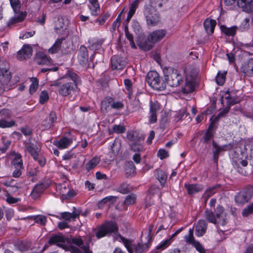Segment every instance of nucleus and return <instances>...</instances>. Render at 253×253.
I'll return each mask as SVG.
<instances>
[{"label": "nucleus", "instance_id": "nucleus-1", "mask_svg": "<svg viewBox=\"0 0 253 253\" xmlns=\"http://www.w3.org/2000/svg\"><path fill=\"white\" fill-rule=\"evenodd\" d=\"M79 82L78 75L68 71L64 77L51 83L50 86L59 87V94L62 96H67L76 90Z\"/></svg>", "mask_w": 253, "mask_h": 253}, {"label": "nucleus", "instance_id": "nucleus-2", "mask_svg": "<svg viewBox=\"0 0 253 253\" xmlns=\"http://www.w3.org/2000/svg\"><path fill=\"white\" fill-rule=\"evenodd\" d=\"M9 65L6 61H0V87L3 90H9L12 86L11 75L9 71Z\"/></svg>", "mask_w": 253, "mask_h": 253}, {"label": "nucleus", "instance_id": "nucleus-3", "mask_svg": "<svg viewBox=\"0 0 253 253\" xmlns=\"http://www.w3.org/2000/svg\"><path fill=\"white\" fill-rule=\"evenodd\" d=\"M165 80L171 87L178 86L182 82V77L178 71L173 68H165L164 70Z\"/></svg>", "mask_w": 253, "mask_h": 253}, {"label": "nucleus", "instance_id": "nucleus-4", "mask_svg": "<svg viewBox=\"0 0 253 253\" xmlns=\"http://www.w3.org/2000/svg\"><path fill=\"white\" fill-rule=\"evenodd\" d=\"M120 241L124 244L129 253H143L147 251L149 248L148 244L141 243L133 244L132 240L126 239L121 235L120 236Z\"/></svg>", "mask_w": 253, "mask_h": 253}, {"label": "nucleus", "instance_id": "nucleus-5", "mask_svg": "<svg viewBox=\"0 0 253 253\" xmlns=\"http://www.w3.org/2000/svg\"><path fill=\"white\" fill-rule=\"evenodd\" d=\"M146 81L148 84L155 89L163 90L166 87L165 82H161L159 74L154 71H151L147 73Z\"/></svg>", "mask_w": 253, "mask_h": 253}, {"label": "nucleus", "instance_id": "nucleus-6", "mask_svg": "<svg viewBox=\"0 0 253 253\" xmlns=\"http://www.w3.org/2000/svg\"><path fill=\"white\" fill-rule=\"evenodd\" d=\"M11 5L15 12L14 15L8 22V25L14 24L22 21L26 15L20 12L21 3L19 0H9Z\"/></svg>", "mask_w": 253, "mask_h": 253}, {"label": "nucleus", "instance_id": "nucleus-7", "mask_svg": "<svg viewBox=\"0 0 253 253\" xmlns=\"http://www.w3.org/2000/svg\"><path fill=\"white\" fill-rule=\"evenodd\" d=\"M253 196V186L249 185L244 188L235 196V201L241 204L248 202Z\"/></svg>", "mask_w": 253, "mask_h": 253}, {"label": "nucleus", "instance_id": "nucleus-8", "mask_svg": "<svg viewBox=\"0 0 253 253\" xmlns=\"http://www.w3.org/2000/svg\"><path fill=\"white\" fill-rule=\"evenodd\" d=\"M118 227L113 221L106 222L103 224L96 233V236L98 239L101 238L108 234H110L118 231Z\"/></svg>", "mask_w": 253, "mask_h": 253}, {"label": "nucleus", "instance_id": "nucleus-9", "mask_svg": "<svg viewBox=\"0 0 253 253\" xmlns=\"http://www.w3.org/2000/svg\"><path fill=\"white\" fill-rule=\"evenodd\" d=\"M39 144H35L33 143L29 142L26 145V150L31 154L34 159L38 161L41 167H43L45 164V159L38 153V147Z\"/></svg>", "mask_w": 253, "mask_h": 253}, {"label": "nucleus", "instance_id": "nucleus-10", "mask_svg": "<svg viewBox=\"0 0 253 253\" xmlns=\"http://www.w3.org/2000/svg\"><path fill=\"white\" fill-rule=\"evenodd\" d=\"M212 145L213 147L212 151L213 154V160L216 163H217L219 154L221 151H228L233 148V145L231 143L219 146L214 141H213Z\"/></svg>", "mask_w": 253, "mask_h": 253}, {"label": "nucleus", "instance_id": "nucleus-11", "mask_svg": "<svg viewBox=\"0 0 253 253\" xmlns=\"http://www.w3.org/2000/svg\"><path fill=\"white\" fill-rule=\"evenodd\" d=\"M67 238H65L61 234L53 235L51 236L48 240V244L49 245H56V246L66 249V243Z\"/></svg>", "mask_w": 253, "mask_h": 253}, {"label": "nucleus", "instance_id": "nucleus-12", "mask_svg": "<svg viewBox=\"0 0 253 253\" xmlns=\"http://www.w3.org/2000/svg\"><path fill=\"white\" fill-rule=\"evenodd\" d=\"M167 32L166 30L159 29L150 33L148 37L147 40L150 42L155 43L163 39L166 35Z\"/></svg>", "mask_w": 253, "mask_h": 253}, {"label": "nucleus", "instance_id": "nucleus-13", "mask_svg": "<svg viewBox=\"0 0 253 253\" xmlns=\"http://www.w3.org/2000/svg\"><path fill=\"white\" fill-rule=\"evenodd\" d=\"M237 171L242 175L248 176L252 173L253 167L251 165H248L247 161L240 160L238 164Z\"/></svg>", "mask_w": 253, "mask_h": 253}, {"label": "nucleus", "instance_id": "nucleus-14", "mask_svg": "<svg viewBox=\"0 0 253 253\" xmlns=\"http://www.w3.org/2000/svg\"><path fill=\"white\" fill-rule=\"evenodd\" d=\"M33 49L29 45H24L22 48L20 50L17 54V58L19 60H26L31 57L32 55Z\"/></svg>", "mask_w": 253, "mask_h": 253}, {"label": "nucleus", "instance_id": "nucleus-15", "mask_svg": "<svg viewBox=\"0 0 253 253\" xmlns=\"http://www.w3.org/2000/svg\"><path fill=\"white\" fill-rule=\"evenodd\" d=\"M160 109L159 103L157 101L150 102V118L149 122L151 123H156L157 121V112Z\"/></svg>", "mask_w": 253, "mask_h": 253}, {"label": "nucleus", "instance_id": "nucleus-16", "mask_svg": "<svg viewBox=\"0 0 253 253\" xmlns=\"http://www.w3.org/2000/svg\"><path fill=\"white\" fill-rule=\"evenodd\" d=\"M241 72L248 77H253V58L245 61L241 68Z\"/></svg>", "mask_w": 253, "mask_h": 253}, {"label": "nucleus", "instance_id": "nucleus-17", "mask_svg": "<svg viewBox=\"0 0 253 253\" xmlns=\"http://www.w3.org/2000/svg\"><path fill=\"white\" fill-rule=\"evenodd\" d=\"M68 22L63 17L59 16L57 19L55 21L54 29L57 34H62L66 29Z\"/></svg>", "mask_w": 253, "mask_h": 253}, {"label": "nucleus", "instance_id": "nucleus-18", "mask_svg": "<svg viewBox=\"0 0 253 253\" xmlns=\"http://www.w3.org/2000/svg\"><path fill=\"white\" fill-rule=\"evenodd\" d=\"M215 216L218 220L217 225L221 226L225 225L227 222V218L225 213H224L223 207L218 205L215 210Z\"/></svg>", "mask_w": 253, "mask_h": 253}, {"label": "nucleus", "instance_id": "nucleus-19", "mask_svg": "<svg viewBox=\"0 0 253 253\" xmlns=\"http://www.w3.org/2000/svg\"><path fill=\"white\" fill-rule=\"evenodd\" d=\"M237 4L244 11L253 13V0H238Z\"/></svg>", "mask_w": 253, "mask_h": 253}, {"label": "nucleus", "instance_id": "nucleus-20", "mask_svg": "<svg viewBox=\"0 0 253 253\" xmlns=\"http://www.w3.org/2000/svg\"><path fill=\"white\" fill-rule=\"evenodd\" d=\"M49 186L48 183H39L33 189L31 195L33 199L37 198L43 191Z\"/></svg>", "mask_w": 253, "mask_h": 253}, {"label": "nucleus", "instance_id": "nucleus-21", "mask_svg": "<svg viewBox=\"0 0 253 253\" xmlns=\"http://www.w3.org/2000/svg\"><path fill=\"white\" fill-rule=\"evenodd\" d=\"M78 60L82 65L86 64L88 61V54L87 48L84 45H81L79 51Z\"/></svg>", "mask_w": 253, "mask_h": 253}, {"label": "nucleus", "instance_id": "nucleus-22", "mask_svg": "<svg viewBox=\"0 0 253 253\" xmlns=\"http://www.w3.org/2000/svg\"><path fill=\"white\" fill-rule=\"evenodd\" d=\"M60 192L63 199L71 198L76 195V193L73 190H71L68 186H66L65 184L60 186Z\"/></svg>", "mask_w": 253, "mask_h": 253}, {"label": "nucleus", "instance_id": "nucleus-23", "mask_svg": "<svg viewBox=\"0 0 253 253\" xmlns=\"http://www.w3.org/2000/svg\"><path fill=\"white\" fill-rule=\"evenodd\" d=\"M207 224L205 220H200L195 227L196 234L197 236H202L206 232Z\"/></svg>", "mask_w": 253, "mask_h": 253}, {"label": "nucleus", "instance_id": "nucleus-24", "mask_svg": "<svg viewBox=\"0 0 253 253\" xmlns=\"http://www.w3.org/2000/svg\"><path fill=\"white\" fill-rule=\"evenodd\" d=\"M73 212L71 213L69 212H62L61 213L62 218L68 221L75 220L76 218L79 217L80 211L75 207L73 208Z\"/></svg>", "mask_w": 253, "mask_h": 253}, {"label": "nucleus", "instance_id": "nucleus-25", "mask_svg": "<svg viewBox=\"0 0 253 253\" xmlns=\"http://www.w3.org/2000/svg\"><path fill=\"white\" fill-rule=\"evenodd\" d=\"M146 18L147 24L151 26L156 25L160 21L159 15L155 11L149 12Z\"/></svg>", "mask_w": 253, "mask_h": 253}, {"label": "nucleus", "instance_id": "nucleus-26", "mask_svg": "<svg viewBox=\"0 0 253 253\" xmlns=\"http://www.w3.org/2000/svg\"><path fill=\"white\" fill-rule=\"evenodd\" d=\"M125 65V62L122 60L119 57L114 56L112 58L111 68L113 70H123Z\"/></svg>", "mask_w": 253, "mask_h": 253}, {"label": "nucleus", "instance_id": "nucleus-27", "mask_svg": "<svg viewBox=\"0 0 253 253\" xmlns=\"http://www.w3.org/2000/svg\"><path fill=\"white\" fill-rule=\"evenodd\" d=\"M216 25V21L213 19H207L204 22L205 29L208 34L213 33Z\"/></svg>", "mask_w": 253, "mask_h": 253}, {"label": "nucleus", "instance_id": "nucleus-28", "mask_svg": "<svg viewBox=\"0 0 253 253\" xmlns=\"http://www.w3.org/2000/svg\"><path fill=\"white\" fill-rule=\"evenodd\" d=\"M36 61L39 65H45L48 64L49 59L44 53L39 51L36 55Z\"/></svg>", "mask_w": 253, "mask_h": 253}, {"label": "nucleus", "instance_id": "nucleus-29", "mask_svg": "<svg viewBox=\"0 0 253 253\" xmlns=\"http://www.w3.org/2000/svg\"><path fill=\"white\" fill-rule=\"evenodd\" d=\"M185 187L186 188L188 193L190 195L198 192L203 189V186L200 184H185Z\"/></svg>", "mask_w": 253, "mask_h": 253}, {"label": "nucleus", "instance_id": "nucleus-30", "mask_svg": "<svg viewBox=\"0 0 253 253\" xmlns=\"http://www.w3.org/2000/svg\"><path fill=\"white\" fill-rule=\"evenodd\" d=\"M72 143V139L64 137L54 144L56 145L59 149H65L67 148L69 145H70Z\"/></svg>", "mask_w": 253, "mask_h": 253}, {"label": "nucleus", "instance_id": "nucleus-31", "mask_svg": "<svg viewBox=\"0 0 253 253\" xmlns=\"http://www.w3.org/2000/svg\"><path fill=\"white\" fill-rule=\"evenodd\" d=\"M113 101V99L111 97H106L102 101L101 103V110L102 113H106L107 112L110 106H111Z\"/></svg>", "mask_w": 253, "mask_h": 253}, {"label": "nucleus", "instance_id": "nucleus-32", "mask_svg": "<svg viewBox=\"0 0 253 253\" xmlns=\"http://www.w3.org/2000/svg\"><path fill=\"white\" fill-rule=\"evenodd\" d=\"M57 117L55 112L52 111L49 116V122L48 123L43 122L42 125L45 128H50L54 126V124L56 122Z\"/></svg>", "mask_w": 253, "mask_h": 253}, {"label": "nucleus", "instance_id": "nucleus-33", "mask_svg": "<svg viewBox=\"0 0 253 253\" xmlns=\"http://www.w3.org/2000/svg\"><path fill=\"white\" fill-rule=\"evenodd\" d=\"M155 176L162 186H164L167 179L166 173L161 170H157L155 171Z\"/></svg>", "mask_w": 253, "mask_h": 253}, {"label": "nucleus", "instance_id": "nucleus-34", "mask_svg": "<svg viewBox=\"0 0 253 253\" xmlns=\"http://www.w3.org/2000/svg\"><path fill=\"white\" fill-rule=\"evenodd\" d=\"M100 161L99 157L97 156L93 157L85 165L86 169L88 171L94 169L99 163Z\"/></svg>", "mask_w": 253, "mask_h": 253}, {"label": "nucleus", "instance_id": "nucleus-35", "mask_svg": "<svg viewBox=\"0 0 253 253\" xmlns=\"http://www.w3.org/2000/svg\"><path fill=\"white\" fill-rule=\"evenodd\" d=\"M237 27L236 26H232L227 28L225 26L222 25L221 26V31L227 36H233L235 35Z\"/></svg>", "mask_w": 253, "mask_h": 253}, {"label": "nucleus", "instance_id": "nucleus-36", "mask_svg": "<svg viewBox=\"0 0 253 253\" xmlns=\"http://www.w3.org/2000/svg\"><path fill=\"white\" fill-rule=\"evenodd\" d=\"M205 217L211 223L217 224V219L214 213L211 211L207 210L205 211Z\"/></svg>", "mask_w": 253, "mask_h": 253}, {"label": "nucleus", "instance_id": "nucleus-37", "mask_svg": "<svg viewBox=\"0 0 253 253\" xmlns=\"http://www.w3.org/2000/svg\"><path fill=\"white\" fill-rule=\"evenodd\" d=\"M126 137L131 143L138 142L140 139L139 133L136 131H131L127 132Z\"/></svg>", "mask_w": 253, "mask_h": 253}, {"label": "nucleus", "instance_id": "nucleus-38", "mask_svg": "<svg viewBox=\"0 0 253 253\" xmlns=\"http://www.w3.org/2000/svg\"><path fill=\"white\" fill-rule=\"evenodd\" d=\"M194 90V83L193 81H188L186 80L185 84L182 88V91L184 93H189L193 91Z\"/></svg>", "mask_w": 253, "mask_h": 253}, {"label": "nucleus", "instance_id": "nucleus-39", "mask_svg": "<svg viewBox=\"0 0 253 253\" xmlns=\"http://www.w3.org/2000/svg\"><path fill=\"white\" fill-rule=\"evenodd\" d=\"M20 154H16L12 164L15 168H23V162Z\"/></svg>", "mask_w": 253, "mask_h": 253}, {"label": "nucleus", "instance_id": "nucleus-40", "mask_svg": "<svg viewBox=\"0 0 253 253\" xmlns=\"http://www.w3.org/2000/svg\"><path fill=\"white\" fill-rule=\"evenodd\" d=\"M226 75V72H219L216 77L215 81L216 83L222 85L225 82Z\"/></svg>", "mask_w": 253, "mask_h": 253}, {"label": "nucleus", "instance_id": "nucleus-41", "mask_svg": "<svg viewBox=\"0 0 253 253\" xmlns=\"http://www.w3.org/2000/svg\"><path fill=\"white\" fill-rule=\"evenodd\" d=\"M184 239L187 244L192 245L194 244L196 241L193 235V229H189L188 234L184 237Z\"/></svg>", "mask_w": 253, "mask_h": 253}, {"label": "nucleus", "instance_id": "nucleus-42", "mask_svg": "<svg viewBox=\"0 0 253 253\" xmlns=\"http://www.w3.org/2000/svg\"><path fill=\"white\" fill-rule=\"evenodd\" d=\"M16 246L19 250L24 252L31 247V243L26 241H20L17 243Z\"/></svg>", "mask_w": 253, "mask_h": 253}, {"label": "nucleus", "instance_id": "nucleus-43", "mask_svg": "<svg viewBox=\"0 0 253 253\" xmlns=\"http://www.w3.org/2000/svg\"><path fill=\"white\" fill-rule=\"evenodd\" d=\"M66 243L70 244H74L81 248L84 246L83 240L79 238H67Z\"/></svg>", "mask_w": 253, "mask_h": 253}, {"label": "nucleus", "instance_id": "nucleus-44", "mask_svg": "<svg viewBox=\"0 0 253 253\" xmlns=\"http://www.w3.org/2000/svg\"><path fill=\"white\" fill-rule=\"evenodd\" d=\"M62 41L63 39H57L53 46L48 49V52L52 54L56 53L59 49Z\"/></svg>", "mask_w": 253, "mask_h": 253}, {"label": "nucleus", "instance_id": "nucleus-45", "mask_svg": "<svg viewBox=\"0 0 253 253\" xmlns=\"http://www.w3.org/2000/svg\"><path fill=\"white\" fill-rule=\"evenodd\" d=\"M154 43L150 42L148 40L144 42H141L138 43V45L140 48L145 51H148L152 48Z\"/></svg>", "mask_w": 253, "mask_h": 253}, {"label": "nucleus", "instance_id": "nucleus-46", "mask_svg": "<svg viewBox=\"0 0 253 253\" xmlns=\"http://www.w3.org/2000/svg\"><path fill=\"white\" fill-rule=\"evenodd\" d=\"M117 199L116 197L113 196H109L103 199L100 202L98 203V207L99 208H102L103 206L108 202H114Z\"/></svg>", "mask_w": 253, "mask_h": 253}, {"label": "nucleus", "instance_id": "nucleus-47", "mask_svg": "<svg viewBox=\"0 0 253 253\" xmlns=\"http://www.w3.org/2000/svg\"><path fill=\"white\" fill-rule=\"evenodd\" d=\"M125 128L121 125H115L113 126L112 129L109 130V133L112 134L115 132L117 133H122L125 131Z\"/></svg>", "mask_w": 253, "mask_h": 253}, {"label": "nucleus", "instance_id": "nucleus-48", "mask_svg": "<svg viewBox=\"0 0 253 253\" xmlns=\"http://www.w3.org/2000/svg\"><path fill=\"white\" fill-rule=\"evenodd\" d=\"M33 219L37 223L44 225L47 221L46 217L43 215H37L33 217Z\"/></svg>", "mask_w": 253, "mask_h": 253}, {"label": "nucleus", "instance_id": "nucleus-49", "mask_svg": "<svg viewBox=\"0 0 253 253\" xmlns=\"http://www.w3.org/2000/svg\"><path fill=\"white\" fill-rule=\"evenodd\" d=\"M160 193V189L158 186H153L148 191L147 198L150 199L152 196Z\"/></svg>", "mask_w": 253, "mask_h": 253}, {"label": "nucleus", "instance_id": "nucleus-50", "mask_svg": "<svg viewBox=\"0 0 253 253\" xmlns=\"http://www.w3.org/2000/svg\"><path fill=\"white\" fill-rule=\"evenodd\" d=\"M32 83L31 84L29 88V92L30 94L34 93L38 88L39 82L37 79L32 78L31 80Z\"/></svg>", "mask_w": 253, "mask_h": 253}, {"label": "nucleus", "instance_id": "nucleus-51", "mask_svg": "<svg viewBox=\"0 0 253 253\" xmlns=\"http://www.w3.org/2000/svg\"><path fill=\"white\" fill-rule=\"evenodd\" d=\"M215 186H212L211 187L209 188L204 193L203 195V197L205 198V202L213 194L215 193Z\"/></svg>", "mask_w": 253, "mask_h": 253}, {"label": "nucleus", "instance_id": "nucleus-52", "mask_svg": "<svg viewBox=\"0 0 253 253\" xmlns=\"http://www.w3.org/2000/svg\"><path fill=\"white\" fill-rule=\"evenodd\" d=\"M15 124V123L14 121L8 122L3 119L0 120V127L1 128L10 127L14 126Z\"/></svg>", "mask_w": 253, "mask_h": 253}, {"label": "nucleus", "instance_id": "nucleus-53", "mask_svg": "<svg viewBox=\"0 0 253 253\" xmlns=\"http://www.w3.org/2000/svg\"><path fill=\"white\" fill-rule=\"evenodd\" d=\"M136 196L134 194H130L127 196L124 201V204L126 205L133 204L135 202Z\"/></svg>", "mask_w": 253, "mask_h": 253}, {"label": "nucleus", "instance_id": "nucleus-54", "mask_svg": "<svg viewBox=\"0 0 253 253\" xmlns=\"http://www.w3.org/2000/svg\"><path fill=\"white\" fill-rule=\"evenodd\" d=\"M131 150L134 152H140L143 150V146L138 142L131 143L130 144Z\"/></svg>", "mask_w": 253, "mask_h": 253}, {"label": "nucleus", "instance_id": "nucleus-55", "mask_svg": "<svg viewBox=\"0 0 253 253\" xmlns=\"http://www.w3.org/2000/svg\"><path fill=\"white\" fill-rule=\"evenodd\" d=\"M120 142L119 141L115 140L111 146V149L113 153L114 154H118L120 148Z\"/></svg>", "mask_w": 253, "mask_h": 253}, {"label": "nucleus", "instance_id": "nucleus-56", "mask_svg": "<svg viewBox=\"0 0 253 253\" xmlns=\"http://www.w3.org/2000/svg\"><path fill=\"white\" fill-rule=\"evenodd\" d=\"M12 181L6 182L5 185L9 187L8 191L11 193H14L17 192L20 188V187L18 185H14L12 184Z\"/></svg>", "mask_w": 253, "mask_h": 253}, {"label": "nucleus", "instance_id": "nucleus-57", "mask_svg": "<svg viewBox=\"0 0 253 253\" xmlns=\"http://www.w3.org/2000/svg\"><path fill=\"white\" fill-rule=\"evenodd\" d=\"M253 213V203L245 208L242 211V214L244 216H247L249 214Z\"/></svg>", "mask_w": 253, "mask_h": 253}, {"label": "nucleus", "instance_id": "nucleus-58", "mask_svg": "<svg viewBox=\"0 0 253 253\" xmlns=\"http://www.w3.org/2000/svg\"><path fill=\"white\" fill-rule=\"evenodd\" d=\"M118 191L123 194L128 193L129 191L128 184L125 183L121 184L118 188Z\"/></svg>", "mask_w": 253, "mask_h": 253}, {"label": "nucleus", "instance_id": "nucleus-59", "mask_svg": "<svg viewBox=\"0 0 253 253\" xmlns=\"http://www.w3.org/2000/svg\"><path fill=\"white\" fill-rule=\"evenodd\" d=\"M126 174L129 173V175H134L135 173V167L132 162L128 163V167L126 168Z\"/></svg>", "mask_w": 253, "mask_h": 253}, {"label": "nucleus", "instance_id": "nucleus-60", "mask_svg": "<svg viewBox=\"0 0 253 253\" xmlns=\"http://www.w3.org/2000/svg\"><path fill=\"white\" fill-rule=\"evenodd\" d=\"M49 99V96L47 92L44 90L42 91L40 95V102L41 104H44V102L47 101Z\"/></svg>", "mask_w": 253, "mask_h": 253}, {"label": "nucleus", "instance_id": "nucleus-61", "mask_svg": "<svg viewBox=\"0 0 253 253\" xmlns=\"http://www.w3.org/2000/svg\"><path fill=\"white\" fill-rule=\"evenodd\" d=\"M140 0H135L130 4L129 12L134 14L138 7Z\"/></svg>", "mask_w": 253, "mask_h": 253}, {"label": "nucleus", "instance_id": "nucleus-62", "mask_svg": "<svg viewBox=\"0 0 253 253\" xmlns=\"http://www.w3.org/2000/svg\"><path fill=\"white\" fill-rule=\"evenodd\" d=\"M90 9L91 10V14L94 16L97 15L100 12V7L99 4L90 5Z\"/></svg>", "mask_w": 253, "mask_h": 253}, {"label": "nucleus", "instance_id": "nucleus-63", "mask_svg": "<svg viewBox=\"0 0 253 253\" xmlns=\"http://www.w3.org/2000/svg\"><path fill=\"white\" fill-rule=\"evenodd\" d=\"M193 246L195 247L196 250L200 253H206L205 249L198 241H196Z\"/></svg>", "mask_w": 253, "mask_h": 253}, {"label": "nucleus", "instance_id": "nucleus-64", "mask_svg": "<svg viewBox=\"0 0 253 253\" xmlns=\"http://www.w3.org/2000/svg\"><path fill=\"white\" fill-rule=\"evenodd\" d=\"M67 248V250L69 251L71 253H81V251L79 248L72 245H69Z\"/></svg>", "mask_w": 253, "mask_h": 253}]
</instances>
